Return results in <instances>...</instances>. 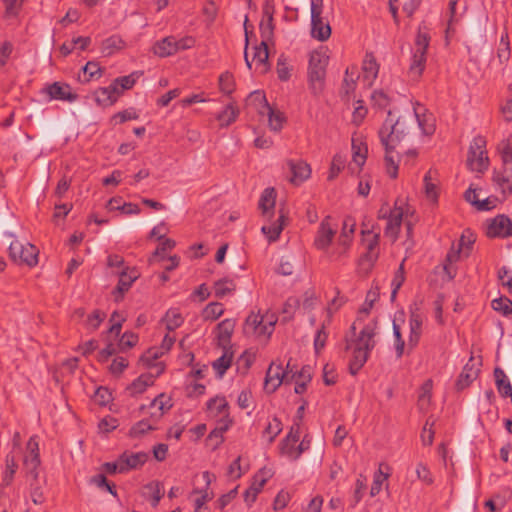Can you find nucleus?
Listing matches in <instances>:
<instances>
[{"mask_svg":"<svg viewBox=\"0 0 512 512\" xmlns=\"http://www.w3.org/2000/svg\"><path fill=\"white\" fill-rule=\"evenodd\" d=\"M375 321L369 322L356 334V322L350 327L351 337L346 336V350H352V358L349 361V372L356 375L367 362L370 352L376 345Z\"/></svg>","mask_w":512,"mask_h":512,"instance_id":"f257e3e1","label":"nucleus"},{"mask_svg":"<svg viewBox=\"0 0 512 512\" xmlns=\"http://www.w3.org/2000/svg\"><path fill=\"white\" fill-rule=\"evenodd\" d=\"M409 134V128L403 118L394 119L392 111L389 110L387 118L380 128L378 135L384 149L396 148Z\"/></svg>","mask_w":512,"mask_h":512,"instance_id":"f03ea898","label":"nucleus"},{"mask_svg":"<svg viewBox=\"0 0 512 512\" xmlns=\"http://www.w3.org/2000/svg\"><path fill=\"white\" fill-rule=\"evenodd\" d=\"M328 62L329 56L326 52L315 50L310 53L308 83L314 95L320 94L324 89Z\"/></svg>","mask_w":512,"mask_h":512,"instance_id":"7ed1b4c3","label":"nucleus"},{"mask_svg":"<svg viewBox=\"0 0 512 512\" xmlns=\"http://www.w3.org/2000/svg\"><path fill=\"white\" fill-rule=\"evenodd\" d=\"M362 242L365 246V252L358 261V270L363 275H368L379 257L380 235L371 231H362Z\"/></svg>","mask_w":512,"mask_h":512,"instance_id":"20e7f679","label":"nucleus"},{"mask_svg":"<svg viewBox=\"0 0 512 512\" xmlns=\"http://www.w3.org/2000/svg\"><path fill=\"white\" fill-rule=\"evenodd\" d=\"M486 140L482 136H476L469 147L467 166L475 172H483L488 168L489 158L485 150Z\"/></svg>","mask_w":512,"mask_h":512,"instance_id":"39448f33","label":"nucleus"},{"mask_svg":"<svg viewBox=\"0 0 512 512\" xmlns=\"http://www.w3.org/2000/svg\"><path fill=\"white\" fill-rule=\"evenodd\" d=\"M322 0H311V36L318 41H326L331 36V26L322 17Z\"/></svg>","mask_w":512,"mask_h":512,"instance_id":"423d86ee","label":"nucleus"},{"mask_svg":"<svg viewBox=\"0 0 512 512\" xmlns=\"http://www.w3.org/2000/svg\"><path fill=\"white\" fill-rule=\"evenodd\" d=\"M38 249L30 244L25 245L19 240H13L9 245V255L15 262L25 263L32 267L38 263Z\"/></svg>","mask_w":512,"mask_h":512,"instance_id":"0eeeda50","label":"nucleus"},{"mask_svg":"<svg viewBox=\"0 0 512 512\" xmlns=\"http://www.w3.org/2000/svg\"><path fill=\"white\" fill-rule=\"evenodd\" d=\"M27 454L24 457L23 466L27 481L39 480V467L41 465L38 442L31 437L27 443Z\"/></svg>","mask_w":512,"mask_h":512,"instance_id":"6e6552de","label":"nucleus"},{"mask_svg":"<svg viewBox=\"0 0 512 512\" xmlns=\"http://www.w3.org/2000/svg\"><path fill=\"white\" fill-rule=\"evenodd\" d=\"M503 170L495 172L494 181L504 195L512 192V150L507 147L502 151Z\"/></svg>","mask_w":512,"mask_h":512,"instance_id":"1a4fd4ad","label":"nucleus"},{"mask_svg":"<svg viewBox=\"0 0 512 512\" xmlns=\"http://www.w3.org/2000/svg\"><path fill=\"white\" fill-rule=\"evenodd\" d=\"M248 18H245L244 22V29H245V52H244V58L246 65L249 69L252 68V63L256 64V68H261V73H264L267 71V61L269 57L268 47L265 41H262L260 45L254 46L253 50V58L252 61L249 60L247 48L249 44V37H248V27H247Z\"/></svg>","mask_w":512,"mask_h":512,"instance_id":"9d476101","label":"nucleus"},{"mask_svg":"<svg viewBox=\"0 0 512 512\" xmlns=\"http://www.w3.org/2000/svg\"><path fill=\"white\" fill-rule=\"evenodd\" d=\"M337 233V224L333 222L331 216H326L319 224L314 238V246L318 250L326 251L331 245Z\"/></svg>","mask_w":512,"mask_h":512,"instance_id":"9b49d317","label":"nucleus"},{"mask_svg":"<svg viewBox=\"0 0 512 512\" xmlns=\"http://www.w3.org/2000/svg\"><path fill=\"white\" fill-rule=\"evenodd\" d=\"M486 235L489 238L505 239L512 235V220L505 214H499L485 222Z\"/></svg>","mask_w":512,"mask_h":512,"instance_id":"f8f14e48","label":"nucleus"},{"mask_svg":"<svg viewBox=\"0 0 512 512\" xmlns=\"http://www.w3.org/2000/svg\"><path fill=\"white\" fill-rule=\"evenodd\" d=\"M42 92L47 94L50 100H60L72 103L78 99V95L72 91L71 86L64 82H53L52 84L45 86Z\"/></svg>","mask_w":512,"mask_h":512,"instance_id":"ddd939ff","label":"nucleus"},{"mask_svg":"<svg viewBox=\"0 0 512 512\" xmlns=\"http://www.w3.org/2000/svg\"><path fill=\"white\" fill-rule=\"evenodd\" d=\"M284 381L288 382V372L283 371L281 365L275 366L272 363L266 372L264 389L269 393H273Z\"/></svg>","mask_w":512,"mask_h":512,"instance_id":"4468645a","label":"nucleus"},{"mask_svg":"<svg viewBox=\"0 0 512 512\" xmlns=\"http://www.w3.org/2000/svg\"><path fill=\"white\" fill-rule=\"evenodd\" d=\"M287 165L292 174L290 182L294 185L302 184L311 175L310 165L303 160H288Z\"/></svg>","mask_w":512,"mask_h":512,"instance_id":"2eb2a0df","label":"nucleus"},{"mask_svg":"<svg viewBox=\"0 0 512 512\" xmlns=\"http://www.w3.org/2000/svg\"><path fill=\"white\" fill-rule=\"evenodd\" d=\"M120 463L123 466V471L128 472L132 469H137L142 467L149 458V455L146 452H129L125 451L120 456Z\"/></svg>","mask_w":512,"mask_h":512,"instance_id":"dca6fc26","label":"nucleus"},{"mask_svg":"<svg viewBox=\"0 0 512 512\" xmlns=\"http://www.w3.org/2000/svg\"><path fill=\"white\" fill-rule=\"evenodd\" d=\"M422 325H423V317L421 314L417 312H411L409 317V328L410 334L408 339V348L409 350L414 349L421 338L422 335Z\"/></svg>","mask_w":512,"mask_h":512,"instance_id":"f3484780","label":"nucleus"},{"mask_svg":"<svg viewBox=\"0 0 512 512\" xmlns=\"http://www.w3.org/2000/svg\"><path fill=\"white\" fill-rule=\"evenodd\" d=\"M137 278L138 274L134 269L129 272L128 269L120 272L118 284L113 291L116 301L122 299L124 293L130 289L131 285Z\"/></svg>","mask_w":512,"mask_h":512,"instance_id":"a211bd4d","label":"nucleus"},{"mask_svg":"<svg viewBox=\"0 0 512 512\" xmlns=\"http://www.w3.org/2000/svg\"><path fill=\"white\" fill-rule=\"evenodd\" d=\"M403 218V210L401 207L395 206L392 211H390L387 225L385 228V234L394 240L397 239L398 233L400 230V226Z\"/></svg>","mask_w":512,"mask_h":512,"instance_id":"6ab92c4d","label":"nucleus"},{"mask_svg":"<svg viewBox=\"0 0 512 512\" xmlns=\"http://www.w3.org/2000/svg\"><path fill=\"white\" fill-rule=\"evenodd\" d=\"M275 200V189L272 187L266 188L260 197L259 208L261 209L263 216L266 217L267 219H271V217L273 216Z\"/></svg>","mask_w":512,"mask_h":512,"instance_id":"aec40b11","label":"nucleus"},{"mask_svg":"<svg viewBox=\"0 0 512 512\" xmlns=\"http://www.w3.org/2000/svg\"><path fill=\"white\" fill-rule=\"evenodd\" d=\"M285 220H286V214L284 213L283 210H280L279 217L275 222H273L270 225L262 226L261 231L263 232V234L266 235L269 242H274L279 238V236L284 228Z\"/></svg>","mask_w":512,"mask_h":512,"instance_id":"412c9836","label":"nucleus"},{"mask_svg":"<svg viewBox=\"0 0 512 512\" xmlns=\"http://www.w3.org/2000/svg\"><path fill=\"white\" fill-rule=\"evenodd\" d=\"M207 409L211 415L220 419H229V406L224 397H215L207 402Z\"/></svg>","mask_w":512,"mask_h":512,"instance_id":"4be33fe9","label":"nucleus"},{"mask_svg":"<svg viewBox=\"0 0 512 512\" xmlns=\"http://www.w3.org/2000/svg\"><path fill=\"white\" fill-rule=\"evenodd\" d=\"M149 407L157 408V411L151 413V420L153 423H157L162 418L164 413L172 407V404L170 403V399L167 398L165 394H159L151 401Z\"/></svg>","mask_w":512,"mask_h":512,"instance_id":"5701e85b","label":"nucleus"},{"mask_svg":"<svg viewBox=\"0 0 512 512\" xmlns=\"http://www.w3.org/2000/svg\"><path fill=\"white\" fill-rule=\"evenodd\" d=\"M235 321L232 319H225L217 325L218 329V342L222 347H231L230 340L234 331Z\"/></svg>","mask_w":512,"mask_h":512,"instance_id":"b1692460","label":"nucleus"},{"mask_svg":"<svg viewBox=\"0 0 512 512\" xmlns=\"http://www.w3.org/2000/svg\"><path fill=\"white\" fill-rule=\"evenodd\" d=\"M175 47V37L167 36L154 44L153 53L159 57H168L176 53Z\"/></svg>","mask_w":512,"mask_h":512,"instance_id":"393cba45","label":"nucleus"},{"mask_svg":"<svg viewBox=\"0 0 512 512\" xmlns=\"http://www.w3.org/2000/svg\"><path fill=\"white\" fill-rule=\"evenodd\" d=\"M311 367L303 366L298 373H293L291 381H295L294 391L296 394H302L305 392L307 384L311 381Z\"/></svg>","mask_w":512,"mask_h":512,"instance_id":"a878e982","label":"nucleus"},{"mask_svg":"<svg viewBox=\"0 0 512 512\" xmlns=\"http://www.w3.org/2000/svg\"><path fill=\"white\" fill-rule=\"evenodd\" d=\"M82 71L83 75H78V81L83 84L88 83L94 79H99L103 74V70L99 63L95 61H88L82 68Z\"/></svg>","mask_w":512,"mask_h":512,"instance_id":"bb28decb","label":"nucleus"},{"mask_svg":"<svg viewBox=\"0 0 512 512\" xmlns=\"http://www.w3.org/2000/svg\"><path fill=\"white\" fill-rule=\"evenodd\" d=\"M426 66V53L414 51L409 67V75L413 80H418Z\"/></svg>","mask_w":512,"mask_h":512,"instance_id":"cd10ccee","label":"nucleus"},{"mask_svg":"<svg viewBox=\"0 0 512 512\" xmlns=\"http://www.w3.org/2000/svg\"><path fill=\"white\" fill-rule=\"evenodd\" d=\"M223 354L212 363L213 369L219 377H222L229 369L233 360V351L231 347H222Z\"/></svg>","mask_w":512,"mask_h":512,"instance_id":"c85d7f7f","label":"nucleus"},{"mask_svg":"<svg viewBox=\"0 0 512 512\" xmlns=\"http://www.w3.org/2000/svg\"><path fill=\"white\" fill-rule=\"evenodd\" d=\"M478 373V368H475L473 364L470 365V363H467L464 366L456 382L457 389L463 390L466 387H468L478 377Z\"/></svg>","mask_w":512,"mask_h":512,"instance_id":"c756f323","label":"nucleus"},{"mask_svg":"<svg viewBox=\"0 0 512 512\" xmlns=\"http://www.w3.org/2000/svg\"><path fill=\"white\" fill-rule=\"evenodd\" d=\"M111 84L107 87H100L93 92L94 101L98 106L109 107L115 104V97L111 94L113 92Z\"/></svg>","mask_w":512,"mask_h":512,"instance_id":"7c9ffc66","label":"nucleus"},{"mask_svg":"<svg viewBox=\"0 0 512 512\" xmlns=\"http://www.w3.org/2000/svg\"><path fill=\"white\" fill-rule=\"evenodd\" d=\"M379 72V65L376 62L375 57L372 53H366L363 61V73L364 79L371 85L372 82L377 78Z\"/></svg>","mask_w":512,"mask_h":512,"instance_id":"2f4dec72","label":"nucleus"},{"mask_svg":"<svg viewBox=\"0 0 512 512\" xmlns=\"http://www.w3.org/2000/svg\"><path fill=\"white\" fill-rule=\"evenodd\" d=\"M494 377L499 394L504 398L508 397V395H512V386L510 381L500 367H496L494 369Z\"/></svg>","mask_w":512,"mask_h":512,"instance_id":"473e14b6","label":"nucleus"},{"mask_svg":"<svg viewBox=\"0 0 512 512\" xmlns=\"http://www.w3.org/2000/svg\"><path fill=\"white\" fill-rule=\"evenodd\" d=\"M263 325H264V316L251 313L246 318V321L244 324V332L246 334L264 336L265 334H260V331L263 329Z\"/></svg>","mask_w":512,"mask_h":512,"instance_id":"72a5a7b5","label":"nucleus"},{"mask_svg":"<svg viewBox=\"0 0 512 512\" xmlns=\"http://www.w3.org/2000/svg\"><path fill=\"white\" fill-rule=\"evenodd\" d=\"M272 476L271 470L263 468L259 470L253 477L250 488L253 490L251 501H255L257 495L262 490L268 479Z\"/></svg>","mask_w":512,"mask_h":512,"instance_id":"f704fd0d","label":"nucleus"},{"mask_svg":"<svg viewBox=\"0 0 512 512\" xmlns=\"http://www.w3.org/2000/svg\"><path fill=\"white\" fill-rule=\"evenodd\" d=\"M161 322L165 324L168 331H174L183 324L184 318L178 308H171L166 312Z\"/></svg>","mask_w":512,"mask_h":512,"instance_id":"c9c22d12","label":"nucleus"},{"mask_svg":"<svg viewBox=\"0 0 512 512\" xmlns=\"http://www.w3.org/2000/svg\"><path fill=\"white\" fill-rule=\"evenodd\" d=\"M262 99L266 101L265 96H262ZM264 108L267 110L270 129L275 132L280 131L285 122L284 114L280 111H275L267 102H265Z\"/></svg>","mask_w":512,"mask_h":512,"instance_id":"e433bc0d","label":"nucleus"},{"mask_svg":"<svg viewBox=\"0 0 512 512\" xmlns=\"http://www.w3.org/2000/svg\"><path fill=\"white\" fill-rule=\"evenodd\" d=\"M231 422L232 421L230 419H220L216 427L210 432L208 440L215 441L213 447L214 449H216L223 442V434L229 429Z\"/></svg>","mask_w":512,"mask_h":512,"instance_id":"4c0bfd02","label":"nucleus"},{"mask_svg":"<svg viewBox=\"0 0 512 512\" xmlns=\"http://www.w3.org/2000/svg\"><path fill=\"white\" fill-rule=\"evenodd\" d=\"M154 383V377L150 374H142L127 388L131 395L143 393L147 387Z\"/></svg>","mask_w":512,"mask_h":512,"instance_id":"58836bf2","label":"nucleus"},{"mask_svg":"<svg viewBox=\"0 0 512 512\" xmlns=\"http://www.w3.org/2000/svg\"><path fill=\"white\" fill-rule=\"evenodd\" d=\"M141 74V72L135 71L129 75L117 77L112 81L111 86L114 90L117 87H120L121 91L129 90L133 88Z\"/></svg>","mask_w":512,"mask_h":512,"instance_id":"ea45409f","label":"nucleus"},{"mask_svg":"<svg viewBox=\"0 0 512 512\" xmlns=\"http://www.w3.org/2000/svg\"><path fill=\"white\" fill-rule=\"evenodd\" d=\"M235 290L236 284L232 279L222 278L214 283V294L217 298H223L228 294H232Z\"/></svg>","mask_w":512,"mask_h":512,"instance_id":"a19ab883","label":"nucleus"},{"mask_svg":"<svg viewBox=\"0 0 512 512\" xmlns=\"http://www.w3.org/2000/svg\"><path fill=\"white\" fill-rule=\"evenodd\" d=\"M238 115L239 109L233 103H230L221 113L218 114L217 120L220 122L221 127H227L235 122Z\"/></svg>","mask_w":512,"mask_h":512,"instance_id":"79ce46f5","label":"nucleus"},{"mask_svg":"<svg viewBox=\"0 0 512 512\" xmlns=\"http://www.w3.org/2000/svg\"><path fill=\"white\" fill-rule=\"evenodd\" d=\"M356 74V67L347 68L345 71V77L343 79L340 94L342 97H349L356 88V80L354 75Z\"/></svg>","mask_w":512,"mask_h":512,"instance_id":"37998d69","label":"nucleus"},{"mask_svg":"<svg viewBox=\"0 0 512 512\" xmlns=\"http://www.w3.org/2000/svg\"><path fill=\"white\" fill-rule=\"evenodd\" d=\"M394 150H395V148L385 149V157H384L386 171H387V174L391 178H396L398 175L399 159H398V154H396V155L394 154Z\"/></svg>","mask_w":512,"mask_h":512,"instance_id":"c03bdc74","label":"nucleus"},{"mask_svg":"<svg viewBox=\"0 0 512 512\" xmlns=\"http://www.w3.org/2000/svg\"><path fill=\"white\" fill-rule=\"evenodd\" d=\"M436 172L429 170L424 176L425 194L433 202L438 200L437 185L433 182Z\"/></svg>","mask_w":512,"mask_h":512,"instance_id":"a18cd8bd","label":"nucleus"},{"mask_svg":"<svg viewBox=\"0 0 512 512\" xmlns=\"http://www.w3.org/2000/svg\"><path fill=\"white\" fill-rule=\"evenodd\" d=\"M430 44V34L426 26L420 25L415 39V51L427 53Z\"/></svg>","mask_w":512,"mask_h":512,"instance_id":"49530a36","label":"nucleus"},{"mask_svg":"<svg viewBox=\"0 0 512 512\" xmlns=\"http://www.w3.org/2000/svg\"><path fill=\"white\" fill-rule=\"evenodd\" d=\"M6 469L3 475V483L8 486L12 483L15 473L18 469L15 457L12 454H8L5 459Z\"/></svg>","mask_w":512,"mask_h":512,"instance_id":"de8ad7c7","label":"nucleus"},{"mask_svg":"<svg viewBox=\"0 0 512 512\" xmlns=\"http://www.w3.org/2000/svg\"><path fill=\"white\" fill-rule=\"evenodd\" d=\"M144 489L150 494L152 506L156 507L164 495L162 484L158 481H153L145 485Z\"/></svg>","mask_w":512,"mask_h":512,"instance_id":"09e8293b","label":"nucleus"},{"mask_svg":"<svg viewBox=\"0 0 512 512\" xmlns=\"http://www.w3.org/2000/svg\"><path fill=\"white\" fill-rule=\"evenodd\" d=\"M30 496L34 504H42L44 502L43 485L45 480H30Z\"/></svg>","mask_w":512,"mask_h":512,"instance_id":"8fccbe9b","label":"nucleus"},{"mask_svg":"<svg viewBox=\"0 0 512 512\" xmlns=\"http://www.w3.org/2000/svg\"><path fill=\"white\" fill-rule=\"evenodd\" d=\"M154 424L152 420H140L131 427L129 435L133 438L141 437L146 432L156 429Z\"/></svg>","mask_w":512,"mask_h":512,"instance_id":"3c124183","label":"nucleus"},{"mask_svg":"<svg viewBox=\"0 0 512 512\" xmlns=\"http://www.w3.org/2000/svg\"><path fill=\"white\" fill-rule=\"evenodd\" d=\"M475 240L476 238L474 234L469 229L465 230L462 233L460 239L456 244L463 249L464 257H468L470 255Z\"/></svg>","mask_w":512,"mask_h":512,"instance_id":"603ef678","label":"nucleus"},{"mask_svg":"<svg viewBox=\"0 0 512 512\" xmlns=\"http://www.w3.org/2000/svg\"><path fill=\"white\" fill-rule=\"evenodd\" d=\"M219 89L226 95H231L235 90V81L233 75L226 71L219 76Z\"/></svg>","mask_w":512,"mask_h":512,"instance_id":"864d4df0","label":"nucleus"},{"mask_svg":"<svg viewBox=\"0 0 512 512\" xmlns=\"http://www.w3.org/2000/svg\"><path fill=\"white\" fill-rule=\"evenodd\" d=\"M224 313V308L221 303L212 302L209 303L203 310V318L205 320L214 321L218 319Z\"/></svg>","mask_w":512,"mask_h":512,"instance_id":"5fc2aeb1","label":"nucleus"},{"mask_svg":"<svg viewBox=\"0 0 512 512\" xmlns=\"http://www.w3.org/2000/svg\"><path fill=\"white\" fill-rule=\"evenodd\" d=\"M282 431V423L277 418L274 417L272 421L268 423L266 428L263 431V437H266L268 439L269 443H272L276 436Z\"/></svg>","mask_w":512,"mask_h":512,"instance_id":"6e6d98bb","label":"nucleus"},{"mask_svg":"<svg viewBox=\"0 0 512 512\" xmlns=\"http://www.w3.org/2000/svg\"><path fill=\"white\" fill-rule=\"evenodd\" d=\"M352 151H353V162L361 168L367 158V147L362 143L357 145L356 142L352 141Z\"/></svg>","mask_w":512,"mask_h":512,"instance_id":"4d7b16f0","label":"nucleus"},{"mask_svg":"<svg viewBox=\"0 0 512 512\" xmlns=\"http://www.w3.org/2000/svg\"><path fill=\"white\" fill-rule=\"evenodd\" d=\"M415 116L418 121V125L425 135H432L435 132V124L431 115H422L420 116L417 112H415Z\"/></svg>","mask_w":512,"mask_h":512,"instance_id":"13d9d810","label":"nucleus"},{"mask_svg":"<svg viewBox=\"0 0 512 512\" xmlns=\"http://www.w3.org/2000/svg\"><path fill=\"white\" fill-rule=\"evenodd\" d=\"M492 308L504 316L512 315V301L507 297H500L492 301Z\"/></svg>","mask_w":512,"mask_h":512,"instance_id":"bf43d9fd","label":"nucleus"},{"mask_svg":"<svg viewBox=\"0 0 512 512\" xmlns=\"http://www.w3.org/2000/svg\"><path fill=\"white\" fill-rule=\"evenodd\" d=\"M366 488V477L359 475L356 480L355 490L351 501L352 507H355L362 500Z\"/></svg>","mask_w":512,"mask_h":512,"instance_id":"052dcab7","label":"nucleus"},{"mask_svg":"<svg viewBox=\"0 0 512 512\" xmlns=\"http://www.w3.org/2000/svg\"><path fill=\"white\" fill-rule=\"evenodd\" d=\"M393 335L395 338L394 346H395L396 356L399 359L404 354L405 342L402 338L400 326L395 321H393Z\"/></svg>","mask_w":512,"mask_h":512,"instance_id":"680f3d73","label":"nucleus"},{"mask_svg":"<svg viewBox=\"0 0 512 512\" xmlns=\"http://www.w3.org/2000/svg\"><path fill=\"white\" fill-rule=\"evenodd\" d=\"M344 166H345V159H344V157L341 156L340 154H336L333 157V160H332V163H331V166H330L328 180L329 181L334 180L338 176L340 171L344 168Z\"/></svg>","mask_w":512,"mask_h":512,"instance_id":"e2e57ef3","label":"nucleus"},{"mask_svg":"<svg viewBox=\"0 0 512 512\" xmlns=\"http://www.w3.org/2000/svg\"><path fill=\"white\" fill-rule=\"evenodd\" d=\"M138 342V336L132 332H125L120 341H119V348L121 351H126L132 347H134Z\"/></svg>","mask_w":512,"mask_h":512,"instance_id":"0e129e2a","label":"nucleus"},{"mask_svg":"<svg viewBox=\"0 0 512 512\" xmlns=\"http://www.w3.org/2000/svg\"><path fill=\"white\" fill-rule=\"evenodd\" d=\"M352 240H353V235H346L345 232L340 233L339 238H338V249H337L336 253L339 256L346 255L347 251L349 250V248L351 246Z\"/></svg>","mask_w":512,"mask_h":512,"instance_id":"69168bd1","label":"nucleus"},{"mask_svg":"<svg viewBox=\"0 0 512 512\" xmlns=\"http://www.w3.org/2000/svg\"><path fill=\"white\" fill-rule=\"evenodd\" d=\"M138 117L139 115L137 114L135 109L130 108L116 113L115 115H113L112 120H114L116 123H124L128 120H136L138 119Z\"/></svg>","mask_w":512,"mask_h":512,"instance_id":"338daca9","label":"nucleus"},{"mask_svg":"<svg viewBox=\"0 0 512 512\" xmlns=\"http://www.w3.org/2000/svg\"><path fill=\"white\" fill-rule=\"evenodd\" d=\"M371 100L380 109L386 108L390 102L389 97L382 90L374 91L371 95Z\"/></svg>","mask_w":512,"mask_h":512,"instance_id":"774afa93","label":"nucleus"}]
</instances>
